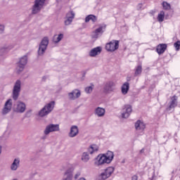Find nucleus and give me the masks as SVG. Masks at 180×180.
<instances>
[{"instance_id": "obj_35", "label": "nucleus", "mask_w": 180, "mask_h": 180, "mask_svg": "<svg viewBox=\"0 0 180 180\" xmlns=\"http://www.w3.org/2000/svg\"><path fill=\"white\" fill-rule=\"evenodd\" d=\"M174 46L175 47L176 51H179L180 49V41H177L174 44Z\"/></svg>"}, {"instance_id": "obj_22", "label": "nucleus", "mask_w": 180, "mask_h": 180, "mask_svg": "<svg viewBox=\"0 0 180 180\" xmlns=\"http://www.w3.org/2000/svg\"><path fill=\"white\" fill-rule=\"evenodd\" d=\"M165 50H167V44H160L158 45L156 51L159 54H164L165 53Z\"/></svg>"}, {"instance_id": "obj_5", "label": "nucleus", "mask_w": 180, "mask_h": 180, "mask_svg": "<svg viewBox=\"0 0 180 180\" xmlns=\"http://www.w3.org/2000/svg\"><path fill=\"white\" fill-rule=\"evenodd\" d=\"M47 46H49V37H45L42 39L41 43L39 44L38 49L39 56H43V54L46 53V50H47Z\"/></svg>"}, {"instance_id": "obj_37", "label": "nucleus", "mask_w": 180, "mask_h": 180, "mask_svg": "<svg viewBox=\"0 0 180 180\" xmlns=\"http://www.w3.org/2000/svg\"><path fill=\"white\" fill-rule=\"evenodd\" d=\"M81 175V173H77L75 175V179H78V178H79V176Z\"/></svg>"}, {"instance_id": "obj_17", "label": "nucleus", "mask_w": 180, "mask_h": 180, "mask_svg": "<svg viewBox=\"0 0 180 180\" xmlns=\"http://www.w3.org/2000/svg\"><path fill=\"white\" fill-rule=\"evenodd\" d=\"M81 96V91L79 89H74L72 92L68 93V98L70 101H75Z\"/></svg>"}, {"instance_id": "obj_32", "label": "nucleus", "mask_w": 180, "mask_h": 180, "mask_svg": "<svg viewBox=\"0 0 180 180\" xmlns=\"http://www.w3.org/2000/svg\"><path fill=\"white\" fill-rule=\"evenodd\" d=\"M11 49H13V46L1 48L0 49V56H4V54H5V53H6L8 50H11Z\"/></svg>"}, {"instance_id": "obj_3", "label": "nucleus", "mask_w": 180, "mask_h": 180, "mask_svg": "<svg viewBox=\"0 0 180 180\" xmlns=\"http://www.w3.org/2000/svg\"><path fill=\"white\" fill-rule=\"evenodd\" d=\"M44 4H46V0H35L34 4L32 6V13L33 15H36V13H39L43 9V6H44Z\"/></svg>"}, {"instance_id": "obj_12", "label": "nucleus", "mask_w": 180, "mask_h": 180, "mask_svg": "<svg viewBox=\"0 0 180 180\" xmlns=\"http://www.w3.org/2000/svg\"><path fill=\"white\" fill-rule=\"evenodd\" d=\"M115 172V167H109L107 169H105V172L101 173L99 178L100 179H108V178H110V176L113 174Z\"/></svg>"}, {"instance_id": "obj_6", "label": "nucleus", "mask_w": 180, "mask_h": 180, "mask_svg": "<svg viewBox=\"0 0 180 180\" xmlns=\"http://www.w3.org/2000/svg\"><path fill=\"white\" fill-rule=\"evenodd\" d=\"M116 90V83L112 81H108L105 82V84L103 87L104 94H112Z\"/></svg>"}, {"instance_id": "obj_24", "label": "nucleus", "mask_w": 180, "mask_h": 180, "mask_svg": "<svg viewBox=\"0 0 180 180\" xmlns=\"http://www.w3.org/2000/svg\"><path fill=\"white\" fill-rule=\"evenodd\" d=\"M90 20H91L93 23H95L96 22H98V17L95 15L90 14L85 18V22L88 23Z\"/></svg>"}, {"instance_id": "obj_8", "label": "nucleus", "mask_w": 180, "mask_h": 180, "mask_svg": "<svg viewBox=\"0 0 180 180\" xmlns=\"http://www.w3.org/2000/svg\"><path fill=\"white\" fill-rule=\"evenodd\" d=\"M54 131H60V124H50L46 127L45 130L44 131V133L45 136H49L50 133H53Z\"/></svg>"}, {"instance_id": "obj_28", "label": "nucleus", "mask_w": 180, "mask_h": 180, "mask_svg": "<svg viewBox=\"0 0 180 180\" xmlns=\"http://www.w3.org/2000/svg\"><path fill=\"white\" fill-rule=\"evenodd\" d=\"M64 37V34H60L58 35L56 34L53 36V43H59V41H61Z\"/></svg>"}, {"instance_id": "obj_26", "label": "nucleus", "mask_w": 180, "mask_h": 180, "mask_svg": "<svg viewBox=\"0 0 180 180\" xmlns=\"http://www.w3.org/2000/svg\"><path fill=\"white\" fill-rule=\"evenodd\" d=\"M130 88V84L129 82H125L122 86V94L123 95H127V92H129V89Z\"/></svg>"}, {"instance_id": "obj_1", "label": "nucleus", "mask_w": 180, "mask_h": 180, "mask_svg": "<svg viewBox=\"0 0 180 180\" xmlns=\"http://www.w3.org/2000/svg\"><path fill=\"white\" fill-rule=\"evenodd\" d=\"M114 157L115 155L113 154V152L108 151L106 153L103 154L102 155H98V160L96 162L95 164L97 165V167H99V165H103V164H110L113 160Z\"/></svg>"}, {"instance_id": "obj_18", "label": "nucleus", "mask_w": 180, "mask_h": 180, "mask_svg": "<svg viewBox=\"0 0 180 180\" xmlns=\"http://www.w3.org/2000/svg\"><path fill=\"white\" fill-rule=\"evenodd\" d=\"M102 53V47L97 46L91 49L89 52L90 57H96V56H99Z\"/></svg>"}, {"instance_id": "obj_21", "label": "nucleus", "mask_w": 180, "mask_h": 180, "mask_svg": "<svg viewBox=\"0 0 180 180\" xmlns=\"http://www.w3.org/2000/svg\"><path fill=\"white\" fill-rule=\"evenodd\" d=\"M20 165V159L15 158L14 159L13 163L11 164L10 169L11 171H17Z\"/></svg>"}, {"instance_id": "obj_29", "label": "nucleus", "mask_w": 180, "mask_h": 180, "mask_svg": "<svg viewBox=\"0 0 180 180\" xmlns=\"http://www.w3.org/2000/svg\"><path fill=\"white\" fill-rule=\"evenodd\" d=\"M142 72H143V67L141 66V65H139L135 68L134 76L138 77V75H141Z\"/></svg>"}, {"instance_id": "obj_39", "label": "nucleus", "mask_w": 180, "mask_h": 180, "mask_svg": "<svg viewBox=\"0 0 180 180\" xmlns=\"http://www.w3.org/2000/svg\"><path fill=\"white\" fill-rule=\"evenodd\" d=\"M47 79V76L42 77V81L45 82Z\"/></svg>"}, {"instance_id": "obj_27", "label": "nucleus", "mask_w": 180, "mask_h": 180, "mask_svg": "<svg viewBox=\"0 0 180 180\" xmlns=\"http://www.w3.org/2000/svg\"><path fill=\"white\" fill-rule=\"evenodd\" d=\"M99 150V147L97 145H91L88 149L89 154H94V153H96Z\"/></svg>"}, {"instance_id": "obj_7", "label": "nucleus", "mask_w": 180, "mask_h": 180, "mask_svg": "<svg viewBox=\"0 0 180 180\" xmlns=\"http://www.w3.org/2000/svg\"><path fill=\"white\" fill-rule=\"evenodd\" d=\"M119 49V41L112 40L105 44V50L110 53H113Z\"/></svg>"}, {"instance_id": "obj_16", "label": "nucleus", "mask_w": 180, "mask_h": 180, "mask_svg": "<svg viewBox=\"0 0 180 180\" xmlns=\"http://www.w3.org/2000/svg\"><path fill=\"white\" fill-rule=\"evenodd\" d=\"M131 105H125L124 108L122 109V117L123 119H127L129 116H130V113H131Z\"/></svg>"}, {"instance_id": "obj_2", "label": "nucleus", "mask_w": 180, "mask_h": 180, "mask_svg": "<svg viewBox=\"0 0 180 180\" xmlns=\"http://www.w3.org/2000/svg\"><path fill=\"white\" fill-rule=\"evenodd\" d=\"M54 105L56 103L54 101H51L49 103L46 104L38 113L40 117H44V116H47V115L51 113L53 110L54 109Z\"/></svg>"}, {"instance_id": "obj_38", "label": "nucleus", "mask_w": 180, "mask_h": 180, "mask_svg": "<svg viewBox=\"0 0 180 180\" xmlns=\"http://www.w3.org/2000/svg\"><path fill=\"white\" fill-rule=\"evenodd\" d=\"M139 179V176H137V175H134L131 178V180H138Z\"/></svg>"}, {"instance_id": "obj_9", "label": "nucleus", "mask_w": 180, "mask_h": 180, "mask_svg": "<svg viewBox=\"0 0 180 180\" xmlns=\"http://www.w3.org/2000/svg\"><path fill=\"white\" fill-rule=\"evenodd\" d=\"M26 64H27V56H24L20 59L16 68V71L18 74L25 70Z\"/></svg>"}, {"instance_id": "obj_11", "label": "nucleus", "mask_w": 180, "mask_h": 180, "mask_svg": "<svg viewBox=\"0 0 180 180\" xmlns=\"http://www.w3.org/2000/svg\"><path fill=\"white\" fill-rule=\"evenodd\" d=\"M13 110L16 113H24L26 110V104L22 101H18L14 105Z\"/></svg>"}, {"instance_id": "obj_33", "label": "nucleus", "mask_w": 180, "mask_h": 180, "mask_svg": "<svg viewBox=\"0 0 180 180\" xmlns=\"http://www.w3.org/2000/svg\"><path fill=\"white\" fill-rule=\"evenodd\" d=\"M162 5L165 11H169V9H171V4H168L167 1H163Z\"/></svg>"}, {"instance_id": "obj_40", "label": "nucleus", "mask_w": 180, "mask_h": 180, "mask_svg": "<svg viewBox=\"0 0 180 180\" xmlns=\"http://www.w3.org/2000/svg\"><path fill=\"white\" fill-rule=\"evenodd\" d=\"M140 153H141V154H143V153H144V148L141 149V150H140Z\"/></svg>"}, {"instance_id": "obj_10", "label": "nucleus", "mask_w": 180, "mask_h": 180, "mask_svg": "<svg viewBox=\"0 0 180 180\" xmlns=\"http://www.w3.org/2000/svg\"><path fill=\"white\" fill-rule=\"evenodd\" d=\"M74 166L72 165H69L68 169L63 174V177L62 180H72L73 172H74Z\"/></svg>"}, {"instance_id": "obj_4", "label": "nucleus", "mask_w": 180, "mask_h": 180, "mask_svg": "<svg viewBox=\"0 0 180 180\" xmlns=\"http://www.w3.org/2000/svg\"><path fill=\"white\" fill-rule=\"evenodd\" d=\"M21 86L22 82L20 79L17 80L13 89V99L14 101H18V98H19V95H20Z\"/></svg>"}, {"instance_id": "obj_13", "label": "nucleus", "mask_w": 180, "mask_h": 180, "mask_svg": "<svg viewBox=\"0 0 180 180\" xmlns=\"http://www.w3.org/2000/svg\"><path fill=\"white\" fill-rule=\"evenodd\" d=\"M12 99H8L6 101L4 106L1 110V115L5 116V115H8L11 110H12Z\"/></svg>"}, {"instance_id": "obj_34", "label": "nucleus", "mask_w": 180, "mask_h": 180, "mask_svg": "<svg viewBox=\"0 0 180 180\" xmlns=\"http://www.w3.org/2000/svg\"><path fill=\"white\" fill-rule=\"evenodd\" d=\"M94 89V87H92V86H89L85 88V92L86 94H91V92H92Z\"/></svg>"}, {"instance_id": "obj_23", "label": "nucleus", "mask_w": 180, "mask_h": 180, "mask_svg": "<svg viewBox=\"0 0 180 180\" xmlns=\"http://www.w3.org/2000/svg\"><path fill=\"white\" fill-rule=\"evenodd\" d=\"M105 108L98 107L95 110V115H96L98 117H103V116H105Z\"/></svg>"}, {"instance_id": "obj_36", "label": "nucleus", "mask_w": 180, "mask_h": 180, "mask_svg": "<svg viewBox=\"0 0 180 180\" xmlns=\"http://www.w3.org/2000/svg\"><path fill=\"white\" fill-rule=\"evenodd\" d=\"M4 30H5V26L0 25V34L4 33Z\"/></svg>"}, {"instance_id": "obj_20", "label": "nucleus", "mask_w": 180, "mask_h": 180, "mask_svg": "<svg viewBox=\"0 0 180 180\" xmlns=\"http://www.w3.org/2000/svg\"><path fill=\"white\" fill-rule=\"evenodd\" d=\"M135 129L137 131H143L146 129V124H144L141 120H138L135 123Z\"/></svg>"}, {"instance_id": "obj_31", "label": "nucleus", "mask_w": 180, "mask_h": 180, "mask_svg": "<svg viewBox=\"0 0 180 180\" xmlns=\"http://www.w3.org/2000/svg\"><path fill=\"white\" fill-rule=\"evenodd\" d=\"M164 18H165V13L162 11L158 15V22H164Z\"/></svg>"}, {"instance_id": "obj_15", "label": "nucleus", "mask_w": 180, "mask_h": 180, "mask_svg": "<svg viewBox=\"0 0 180 180\" xmlns=\"http://www.w3.org/2000/svg\"><path fill=\"white\" fill-rule=\"evenodd\" d=\"M176 106H178V96H173L171 98V101L169 103L167 110L169 112V110H172V109H174V108H176Z\"/></svg>"}, {"instance_id": "obj_30", "label": "nucleus", "mask_w": 180, "mask_h": 180, "mask_svg": "<svg viewBox=\"0 0 180 180\" xmlns=\"http://www.w3.org/2000/svg\"><path fill=\"white\" fill-rule=\"evenodd\" d=\"M82 161L84 162H88L89 161V155L88 153L84 152L82 155Z\"/></svg>"}, {"instance_id": "obj_25", "label": "nucleus", "mask_w": 180, "mask_h": 180, "mask_svg": "<svg viewBox=\"0 0 180 180\" xmlns=\"http://www.w3.org/2000/svg\"><path fill=\"white\" fill-rule=\"evenodd\" d=\"M103 29H105V27H100L97 28L94 32L92 37L93 39H98L99 36V33H103Z\"/></svg>"}, {"instance_id": "obj_14", "label": "nucleus", "mask_w": 180, "mask_h": 180, "mask_svg": "<svg viewBox=\"0 0 180 180\" xmlns=\"http://www.w3.org/2000/svg\"><path fill=\"white\" fill-rule=\"evenodd\" d=\"M74 18H75V13L74 11H70L66 14V20H65V26H69L72 23V20H74Z\"/></svg>"}, {"instance_id": "obj_19", "label": "nucleus", "mask_w": 180, "mask_h": 180, "mask_svg": "<svg viewBox=\"0 0 180 180\" xmlns=\"http://www.w3.org/2000/svg\"><path fill=\"white\" fill-rule=\"evenodd\" d=\"M78 133H79L78 127L76 125H73L70 128V131L69 132V137H71V138L77 137V136H78Z\"/></svg>"}]
</instances>
